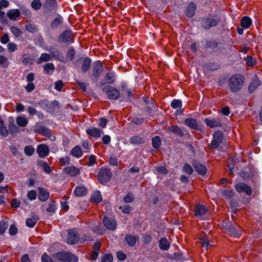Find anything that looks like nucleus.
Wrapping results in <instances>:
<instances>
[{
    "instance_id": "ddd939ff",
    "label": "nucleus",
    "mask_w": 262,
    "mask_h": 262,
    "mask_svg": "<svg viewBox=\"0 0 262 262\" xmlns=\"http://www.w3.org/2000/svg\"><path fill=\"white\" fill-rule=\"evenodd\" d=\"M194 212L195 215L197 217L203 219V216L206 214L207 212V209L204 205L198 204L195 208Z\"/></svg>"
},
{
    "instance_id": "79ce46f5",
    "label": "nucleus",
    "mask_w": 262,
    "mask_h": 262,
    "mask_svg": "<svg viewBox=\"0 0 262 262\" xmlns=\"http://www.w3.org/2000/svg\"><path fill=\"white\" fill-rule=\"evenodd\" d=\"M62 17H59L55 18L51 23V26L52 28H57L62 23Z\"/></svg>"
},
{
    "instance_id": "bf43d9fd",
    "label": "nucleus",
    "mask_w": 262,
    "mask_h": 262,
    "mask_svg": "<svg viewBox=\"0 0 262 262\" xmlns=\"http://www.w3.org/2000/svg\"><path fill=\"white\" fill-rule=\"evenodd\" d=\"M8 50L11 52H13L17 50V45L13 42H9L7 45Z\"/></svg>"
},
{
    "instance_id": "c03bdc74",
    "label": "nucleus",
    "mask_w": 262,
    "mask_h": 262,
    "mask_svg": "<svg viewBox=\"0 0 262 262\" xmlns=\"http://www.w3.org/2000/svg\"><path fill=\"white\" fill-rule=\"evenodd\" d=\"M0 135L6 137L8 135V130L4 125V123L0 124Z\"/></svg>"
},
{
    "instance_id": "864d4df0",
    "label": "nucleus",
    "mask_w": 262,
    "mask_h": 262,
    "mask_svg": "<svg viewBox=\"0 0 262 262\" xmlns=\"http://www.w3.org/2000/svg\"><path fill=\"white\" fill-rule=\"evenodd\" d=\"M183 171L185 173L189 174H191L193 172L192 168L191 167V166L190 165H189L187 163H185L184 165V166L183 167Z\"/></svg>"
},
{
    "instance_id": "f03ea898",
    "label": "nucleus",
    "mask_w": 262,
    "mask_h": 262,
    "mask_svg": "<svg viewBox=\"0 0 262 262\" xmlns=\"http://www.w3.org/2000/svg\"><path fill=\"white\" fill-rule=\"evenodd\" d=\"M220 20L221 18L219 16L212 15H208L201 18L200 19L201 25L205 30H208L211 28L215 27Z\"/></svg>"
},
{
    "instance_id": "ea45409f",
    "label": "nucleus",
    "mask_w": 262,
    "mask_h": 262,
    "mask_svg": "<svg viewBox=\"0 0 262 262\" xmlns=\"http://www.w3.org/2000/svg\"><path fill=\"white\" fill-rule=\"evenodd\" d=\"M8 227V222L4 220L0 221V235H3Z\"/></svg>"
},
{
    "instance_id": "1a4fd4ad",
    "label": "nucleus",
    "mask_w": 262,
    "mask_h": 262,
    "mask_svg": "<svg viewBox=\"0 0 262 262\" xmlns=\"http://www.w3.org/2000/svg\"><path fill=\"white\" fill-rule=\"evenodd\" d=\"M235 188L236 190L239 193H245L248 195H250L252 193V189L250 186L246 184L241 182L235 185Z\"/></svg>"
},
{
    "instance_id": "a18cd8bd",
    "label": "nucleus",
    "mask_w": 262,
    "mask_h": 262,
    "mask_svg": "<svg viewBox=\"0 0 262 262\" xmlns=\"http://www.w3.org/2000/svg\"><path fill=\"white\" fill-rule=\"evenodd\" d=\"M41 6V3L39 0H33L31 3V7L35 10L40 9Z\"/></svg>"
},
{
    "instance_id": "412c9836",
    "label": "nucleus",
    "mask_w": 262,
    "mask_h": 262,
    "mask_svg": "<svg viewBox=\"0 0 262 262\" xmlns=\"http://www.w3.org/2000/svg\"><path fill=\"white\" fill-rule=\"evenodd\" d=\"M72 38V32L69 30L64 31L59 37V40L62 42H68Z\"/></svg>"
},
{
    "instance_id": "3c124183",
    "label": "nucleus",
    "mask_w": 262,
    "mask_h": 262,
    "mask_svg": "<svg viewBox=\"0 0 262 262\" xmlns=\"http://www.w3.org/2000/svg\"><path fill=\"white\" fill-rule=\"evenodd\" d=\"M51 59V57L49 54L47 53H42L41 54L39 61H38V63H40L41 61H48Z\"/></svg>"
},
{
    "instance_id": "69168bd1",
    "label": "nucleus",
    "mask_w": 262,
    "mask_h": 262,
    "mask_svg": "<svg viewBox=\"0 0 262 262\" xmlns=\"http://www.w3.org/2000/svg\"><path fill=\"white\" fill-rule=\"evenodd\" d=\"M75 54V51L73 48H71L69 49L68 53H67V57L69 58L71 60H73Z\"/></svg>"
},
{
    "instance_id": "a211bd4d",
    "label": "nucleus",
    "mask_w": 262,
    "mask_h": 262,
    "mask_svg": "<svg viewBox=\"0 0 262 262\" xmlns=\"http://www.w3.org/2000/svg\"><path fill=\"white\" fill-rule=\"evenodd\" d=\"M115 80L114 74L113 72H109L105 75L100 84L101 85H103L105 84H112L115 81Z\"/></svg>"
},
{
    "instance_id": "473e14b6",
    "label": "nucleus",
    "mask_w": 262,
    "mask_h": 262,
    "mask_svg": "<svg viewBox=\"0 0 262 262\" xmlns=\"http://www.w3.org/2000/svg\"><path fill=\"white\" fill-rule=\"evenodd\" d=\"M170 247V243L167 241L166 238L164 237L161 238L159 241V248L162 250H167Z\"/></svg>"
},
{
    "instance_id": "603ef678",
    "label": "nucleus",
    "mask_w": 262,
    "mask_h": 262,
    "mask_svg": "<svg viewBox=\"0 0 262 262\" xmlns=\"http://www.w3.org/2000/svg\"><path fill=\"white\" fill-rule=\"evenodd\" d=\"M18 231L17 228L16 227V226L13 224L10 225V228L9 230V233L11 235H15L17 234Z\"/></svg>"
},
{
    "instance_id": "4d7b16f0",
    "label": "nucleus",
    "mask_w": 262,
    "mask_h": 262,
    "mask_svg": "<svg viewBox=\"0 0 262 262\" xmlns=\"http://www.w3.org/2000/svg\"><path fill=\"white\" fill-rule=\"evenodd\" d=\"M27 30L31 33H33L37 31V28L33 24H28L26 26Z\"/></svg>"
},
{
    "instance_id": "dca6fc26",
    "label": "nucleus",
    "mask_w": 262,
    "mask_h": 262,
    "mask_svg": "<svg viewBox=\"0 0 262 262\" xmlns=\"http://www.w3.org/2000/svg\"><path fill=\"white\" fill-rule=\"evenodd\" d=\"M37 151L39 155V157L43 158L47 157L49 153V149L47 145L41 144L38 145L37 148Z\"/></svg>"
},
{
    "instance_id": "c756f323",
    "label": "nucleus",
    "mask_w": 262,
    "mask_h": 262,
    "mask_svg": "<svg viewBox=\"0 0 262 262\" xmlns=\"http://www.w3.org/2000/svg\"><path fill=\"white\" fill-rule=\"evenodd\" d=\"M195 9V5L193 3H191L186 10V15L187 16L192 17L194 14Z\"/></svg>"
},
{
    "instance_id": "e433bc0d",
    "label": "nucleus",
    "mask_w": 262,
    "mask_h": 262,
    "mask_svg": "<svg viewBox=\"0 0 262 262\" xmlns=\"http://www.w3.org/2000/svg\"><path fill=\"white\" fill-rule=\"evenodd\" d=\"M129 141L132 144H137L144 143V139L139 136H133L130 138Z\"/></svg>"
},
{
    "instance_id": "20e7f679",
    "label": "nucleus",
    "mask_w": 262,
    "mask_h": 262,
    "mask_svg": "<svg viewBox=\"0 0 262 262\" xmlns=\"http://www.w3.org/2000/svg\"><path fill=\"white\" fill-rule=\"evenodd\" d=\"M103 71V66L99 61H96L93 63V67L92 71V81L93 82H97L98 78L101 75Z\"/></svg>"
},
{
    "instance_id": "4be33fe9",
    "label": "nucleus",
    "mask_w": 262,
    "mask_h": 262,
    "mask_svg": "<svg viewBox=\"0 0 262 262\" xmlns=\"http://www.w3.org/2000/svg\"><path fill=\"white\" fill-rule=\"evenodd\" d=\"M86 132L90 136L95 138L100 137L101 135L103 133V130L96 127L86 129Z\"/></svg>"
},
{
    "instance_id": "f8f14e48",
    "label": "nucleus",
    "mask_w": 262,
    "mask_h": 262,
    "mask_svg": "<svg viewBox=\"0 0 262 262\" xmlns=\"http://www.w3.org/2000/svg\"><path fill=\"white\" fill-rule=\"evenodd\" d=\"M206 48L212 50L214 52H217L224 48L223 45L215 41H207L205 45Z\"/></svg>"
},
{
    "instance_id": "2f4dec72",
    "label": "nucleus",
    "mask_w": 262,
    "mask_h": 262,
    "mask_svg": "<svg viewBox=\"0 0 262 262\" xmlns=\"http://www.w3.org/2000/svg\"><path fill=\"white\" fill-rule=\"evenodd\" d=\"M241 25L243 28L248 29L252 25V20L248 16H244L241 19Z\"/></svg>"
},
{
    "instance_id": "5701e85b",
    "label": "nucleus",
    "mask_w": 262,
    "mask_h": 262,
    "mask_svg": "<svg viewBox=\"0 0 262 262\" xmlns=\"http://www.w3.org/2000/svg\"><path fill=\"white\" fill-rule=\"evenodd\" d=\"M185 124L192 129H198V124L196 120L194 119L191 118H186L185 120Z\"/></svg>"
},
{
    "instance_id": "39448f33",
    "label": "nucleus",
    "mask_w": 262,
    "mask_h": 262,
    "mask_svg": "<svg viewBox=\"0 0 262 262\" xmlns=\"http://www.w3.org/2000/svg\"><path fill=\"white\" fill-rule=\"evenodd\" d=\"M102 91L107 94L108 98L111 100H117L120 96L118 89L110 85L104 86L102 88Z\"/></svg>"
},
{
    "instance_id": "680f3d73",
    "label": "nucleus",
    "mask_w": 262,
    "mask_h": 262,
    "mask_svg": "<svg viewBox=\"0 0 262 262\" xmlns=\"http://www.w3.org/2000/svg\"><path fill=\"white\" fill-rule=\"evenodd\" d=\"M133 195L131 193H128L123 199L125 203H130L134 201Z\"/></svg>"
},
{
    "instance_id": "052dcab7",
    "label": "nucleus",
    "mask_w": 262,
    "mask_h": 262,
    "mask_svg": "<svg viewBox=\"0 0 262 262\" xmlns=\"http://www.w3.org/2000/svg\"><path fill=\"white\" fill-rule=\"evenodd\" d=\"M229 234L232 236L237 237L239 236V234L238 233L237 230L234 227H231L229 230Z\"/></svg>"
},
{
    "instance_id": "a878e982",
    "label": "nucleus",
    "mask_w": 262,
    "mask_h": 262,
    "mask_svg": "<svg viewBox=\"0 0 262 262\" xmlns=\"http://www.w3.org/2000/svg\"><path fill=\"white\" fill-rule=\"evenodd\" d=\"M64 170L67 174L72 177L76 176L80 173L79 169L73 166L67 167Z\"/></svg>"
},
{
    "instance_id": "338daca9",
    "label": "nucleus",
    "mask_w": 262,
    "mask_h": 262,
    "mask_svg": "<svg viewBox=\"0 0 262 262\" xmlns=\"http://www.w3.org/2000/svg\"><path fill=\"white\" fill-rule=\"evenodd\" d=\"M63 85V83L62 80H58L55 83V89L58 91H61V89Z\"/></svg>"
},
{
    "instance_id": "0e129e2a",
    "label": "nucleus",
    "mask_w": 262,
    "mask_h": 262,
    "mask_svg": "<svg viewBox=\"0 0 262 262\" xmlns=\"http://www.w3.org/2000/svg\"><path fill=\"white\" fill-rule=\"evenodd\" d=\"M20 203L16 199H13L11 201V206L12 208H17L20 206Z\"/></svg>"
},
{
    "instance_id": "09e8293b",
    "label": "nucleus",
    "mask_w": 262,
    "mask_h": 262,
    "mask_svg": "<svg viewBox=\"0 0 262 262\" xmlns=\"http://www.w3.org/2000/svg\"><path fill=\"white\" fill-rule=\"evenodd\" d=\"M37 132L44 136H48L50 134L49 129L43 126H40Z\"/></svg>"
},
{
    "instance_id": "2eb2a0df",
    "label": "nucleus",
    "mask_w": 262,
    "mask_h": 262,
    "mask_svg": "<svg viewBox=\"0 0 262 262\" xmlns=\"http://www.w3.org/2000/svg\"><path fill=\"white\" fill-rule=\"evenodd\" d=\"M112 176V172L108 168H102L98 174L99 180H107Z\"/></svg>"
},
{
    "instance_id": "423d86ee",
    "label": "nucleus",
    "mask_w": 262,
    "mask_h": 262,
    "mask_svg": "<svg viewBox=\"0 0 262 262\" xmlns=\"http://www.w3.org/2000/svg\"><path fill=\"white\" fill-rule=\"evenodd\" d=\"M79 239L78 230L76 228H72L68 230L67 243L69 245L77 244Z\"/></svg>"
},
{
    "instance_id": "393cba45",
    "label": "nucleus",
    "mask_w": 262,
    "mask_h": 262,
    "mask_svg": "<svg viewBox=\"0 0 262 262\" xmlns=\"http://www.w3.org/2000/svg\"><path fill=\"white\" fill-rule=\"evenodd\" d=\"M91 62L92 60L89 57L84 58L81 67V70L82 73H85L89 70Z\"/></svg>"
},
{
    "instance_id": "58836bf2",
    "label": "nucleus",
    "mask_w": 262,
    "mask_h": 262,
    "mask_svg": "<svg viewBox=\"0 0 262 262\" xmlns=\"http://www.w3.org/2000/svg\"><path fill=\"white\" fill-rule=\"evenodd\" d=\"M16 121L17 124L20 127H25L27 125L28 123L27 119L22 116L17 117Z\"/></svg>"
},
{
    "instance_id": "8fccbe9b",
    "label": "nucleus",
    "mask_w": 262,
    "mask_h": 262,
    "mask_svg": "<svg viewBox=\"0 0 262 262\" xmlns=\"http://www.w3.org/2000/svg\"><path fill=\"white\" fill-rule=\"evenodd\" d=\"M24 151L27 155L31 156L34 152V148L32 146H26Z\"/></svg>"
},
{
    "instance_id": "e2e57ef3",
    "label": "nucleus",
    "mask_w": 262,
    "mask_h": 262,
    "mask_svg": "<svg viewBox=\"0 0 262 262\" xmlns=\"http://www.w3.org/2000/svg\"><path fill=\"white\" fill-rule=\"evenodd\" d=\"M119 209L125 213H129L132 210V208L128 205H125L123 206H120Z\"/></svg>"
},
{
    "instance_id": "72a5a7b5",
    "label": "nucleus",
    "mask_w": 262,
    "mask_h": 262,
    "mask_svg": "<svg viewBox=\"0 0 262 262\" xmlns=\"http://www.w3.org/2000/svg\"><path fill=\"white\" fill-rule=\"evenodd\" d=\"M71 154L74 157L79 158L82 156L81 148L80 146H76L72 148Z\"/></svg>"
},
{
    "instance_id": "f704fd0d",
    "label": "nucleus",
    "mask_w": 262,
    "mask_h": 262,
    "mask_svg": "<svg viewBox=\"0 0 262 262\" xmlns=\"http://www.w3.org/2000/svg\"><path fill=\"white\" fill-rule=\"evenodd\" d=\"M56 209L57 207L55 202L51 201L49 203L46 210L47 212L52 214L55 212Z\"/></svg>"
},
{
    "instance_id": "b1692460",
    "label": "nucleus",
    "mask_w": 262,
    "mask_h": 262,
    "mask_svg": "<svg viewBox=\"0 0 262 262\" xmlns=\"http://www.w3.org/2000/svg\"><path fill=\"white\" fill-rule=\"evenodd\" d=\"M88 193L86 188L84 186H77L74 191V193L76 196L81 197L85 195Z\"/></svg>"
},
{
    "instance_id": "6e6552de",
    "label": "nucleus",
    "mask_w": 262,
    "mask_h": 262,
    "mask_svg": "<svg viewBox=\"0 0 262 262\" xmlns=\"http://www.w3.org/2000/svg\"><path fill=\"white\" fill-rule=\"evenodd\" d=\"M168 129L180 137L188 139L190 137L189 134H188L186 130L177 125L171 126L168 127Z\"/></svg>"
},
{
    "instance_id": "c85d7f7f",
    "label": "nucleus",
    "mask_w": 262,
    "mask_h": 262,
    "mask_svg": "<svg viewBox=\"0 0 262 262\" xmlns=\"http://www.w3.org/2000/svg\"><path fill=\"white\" fill-rule=\"evenodd\" d=\"M20 13L18 9H11L7 12L8 17L11 20H16V18L20 16Z\"/></svg>"
},
{
    "instance_id": "f257e3e1",
    "label": "nucleus",
    "mask_w": 262,
    "mask_h": 262,
    "mask_svg": "<svg viewBox=\"0 0 262 262\" xmlns=\"http://www.w3.org/2000/svg\"><path fill=\"white\" fill-rule=\"evenodd\" d=\"M244 78L241 74H234L228 80V85L231 92L237 93L243 88Z\"/></svg>"
},
{
    "instance_id": "7ed1b4c3",
    "label": "nucleus",
    "mask_w": 262,
    "mask_h": 262,
    "mask_svg": "<svg viewBox=\"0 0 262 262\" xmlns=\"http://www.w3.org/2000/svg\"><path fill=\"white\" fill-rule=\"evenodd\" d=\"M55 262H77L78 258L69 252H59L54 255Z\"/></svg>"
},
{
    "instance_id": "49530a36",
    "label": "nucleus",
    "mask_w": 262,
    "mask_h": 262,
    "mask_svg": "<svg viewBox=\"0 0 262 262\" xmlns=\"http://www.w3.org/2000/svg\"><path fill=\"white\" fill-rule=\"evenodd\" d=\"M182 106V101L180 100L173 99L171 102V106L173 108H181Z\"/></svg>"
},
{
    "instance_id": "9b49d317",
    "label": "nucleus",
    "mask_w": 262,
    "mask_h": 262,
    "mask_svg": "<svg viewBox=\"0 0 262 262\" xmlns=\"http://www.w3.org/2000/svg\"><path fill=\"white\" fill-rule=\"evenodd\" d=\"M239 174L241 178L246 180L252 178L255 174V171L251 167L248 166L242 169Z\"/></svg>"
},
{
    "instance_id": "4468645a",
    "label": "nucleus",
    "mask_w": 262,
    "mask_h": 262,
    "mask_svg": "<svg viewBox=\"0 0 262 262\" xmlns=\"http://www.w3.org/2000/svg\"><path fill=\"white\" fill-rule=\"evenodd\" d=\"M204 122L210 128L221 127L222 125L220 119L218 118L213 119L207 118L205 119Z\"/></svg>"
},
{
    "instance_id": "0eeeda50",
    "label": "nucleus",
    "mask_w": 262,
    "mask_h": 262,
    "mask_svg": "<svg viewBox=\"0 0 262 262\" xmlns=\"http://www.w3.org/2000/svg\"><path fill=\"white\" fill-rule=\"evenodd\" d=\"M223 138V133L220 130H217L213 135V139L209 144V149H216L218 148L221 143Z\"/></svg>"
},
{
    "instance_id": "aec40b11",
    "label": "nucleus",
    "mask_w": 262,
    "mask_h": 262,
    "mask_svg": "<svg viewBox=\"0 0 262 262\" xmlns=\"http://www.w3.org/2000/svg\"><path fill=\"white\" fill-rule=\"evenodd\" d=\"M260 80L258 79L257 76H255L249 86V92L250 93H253L257 87L260 85Z\"/></svg>"
},
{
    "instance_id": "9d476101",
    "label": "nucleus",
    "mask_w": 262,
    "mask_h": 262,
    "mask_svg": "<svg viewBox=\"0 0 262 262\" xmlns=\"http://www.w3.org/2000/svg\"><path fill=\"white\" fill-rule=\"evenodd\" d=\"M103 223L108 230L114 231L117 228V222L114 217L104 216L103 219Z\"/></svg>"
},
{
    "instance_id": "6ab92c4d",
    "label": "nucleus",
    "mask_w": 262,
    "mask_h": 262,
    "mask_svg": "<svg viewBox=\"0 0 262 262\" xmlns=\"http://www.w3.org/2000/svg\"><path fill=\"white\" fill-rule=\"evenodd\" d=\"M38 199L42 201V202H45L46 201L50 196L49 192L46 190L45 189L39 187L38 188Z\"/></svg>"
},
{
    "instance_id": "de8ad7c7",
    "label": "nucleus",
    "mask_w": 262,
    "mask_h": 262,
    "mask_svg": "<svg viewBox=\"0 0 262 262\" xmlns=\"http://www.w3.org/2000/svg\"><path fill=\"white\" fill-rule=\"evenodd\" d=\"M222 194L227 198H231L234 196V192L233 190H224L222 191Z\"/></svg>"
},
{
    "instance_id": "6e6d98bb",
    "label": "nucleus",
    "mask_w": 262,
    "mask_h": 262,
    "mask_svg": "<svg viewBox=\"0 0 262 262\" xmlns=\"http://www.w3.org/2000/svg\"><path fill=\"white\" fill-rule=\"evenodd\" d=\"M156 169L159 174L165 175L168 172L166 167L163 166L157 167Z\"/></svg>"
},
{
    "instance_id": "a19ab883",
    "label": "nucleus",
    "mask_w": 262,
    "mask_h": 262,
    "mask_svg": "<svg viewBox=\"0 0 262 262\" xmlns=\"http://www.w3.org/2000/svg\"><path fill=\"white\" fill-rule=\"evenodd\" d=\"M152 145L155 148H158L161 145V140L159 136H155L152 139Z\"/></svg>"
},
{
    "instance_id": "f3484780",
    "label": "nucleus",
    "mask_w": 262,
    "mask_h": 262,
    "mask_svg": "<svg viewBox=\"0 0 262 262\" xmlns=\"http://www.w3.org/2000/svg\"><path fill=\"white\" fill-rule=\"evenodd\" d=\"M192 165L194 170L200 174L204 175L206 173L207 171L206 167L204 165L200 163L198 161H193Z\"/></svg>"
},
{
    "instance_id": "5fc2aeb1",
    "label": "nucleus",
    "mask_w": 262,
    "mask_h": 262,
    "mask_svg": "<svg viewBox=\"0 0 262 262\" xmlns=\"http://www.w3.org/2000/svg\"><path fill=\"white\" fill-rule=\"evenodd\" d=\"M36 192L35 190L29 191L27 193V198L31 201L35 200L36 199Z\"/></svg>"
},
{
    "instance_id": "4c0bfd02",
    "label": "nucleus",
    "mask_w": 262,
    "mask_h": 262,
    "mask_svg": "<svg viewBox=\"0 0 262 262\" xmlns=\"http://www.w3.org/2000/svg\"><path fill=\"white\" fill-rule=\"evenodd\" d=\"M38 219H39L37 216L27 219L26 222L27 226L29 227L33 228L36 224Z\"/></svg>"
},
{
    "instance_id": "cd10ccee",
    "label": "nucleus",
    "mask_w": 262,
    "mask_h": 262,
    "mask_svg": "<svg viewBox=\"0 0 262 262\" xmlns=\"http://www.w3.org/2000/svg\"><path fill=\"white\" fill-rule=\"evenodd\" d=\"M239 162V160L235 157L231 159V163L228 165V167L229 169V174L230 175L234 174V173L235 172L234 169L235 165H236V164Z\"/></svg>"
},
{
    "instance_id": "774afa93",
    "label": "nucleus",
    "mask_w": 262,
    "mask_h": 262,
    "mask_svg": "<svg viewBox=\"0 0 262 262\" xmlns=\"http://www.w3.org/2000/svg\"><path fill=\"white\" fill-rule=\"evenodd\" d=\"M42 262H54L53 260L47 254H43L41 256Z\"/></svg>"
},
{
    "instance_id": "bb28decb",
    "label": "nucleus",
    "mask_w": 262,
    "mask_h": 262,
    "mask_svg": "<svg viewBox=\"0 0 262 262\" xmlns=\"http://www.w3.org/2000/svg\"><path fill=\"white\" fill-rule=\"evenodd\" d=\"M138 239V236L129 234L127 235L125 237V242L130 247H133L135 245Z\"/></svg>"
},
{
    "instance_id": "c9c22d12",
    "label": "nucleus",
    "mask_w": 262,
    "mask_h": 262,
    "mask_svg": "<svg viewBox=\"0 0 262 262\" xmlns=\"http://www.w3.org/2000/svg\"><path fill=\"white\" fill-rule=\"evenodd\" d=\"M43 69L46 74L51 75L54 71L55 67L52 63H48L44 65Z\"/></svg>"
},
{
    "instance_id": "7c9ffc66",
    "label": "nucleus",
    "mask_w": 262,
    "mask_h": 262,
    "mask_svg": "<svg viewBox=\"0 0 262 262\" xmlns=\"http://www.w3.org/2000/svg\"><path fill=\"white\" fill-rule=\"evenodd\" d=\"M91 201L95 203H99L102 200V196L99 191H95L91 196Z\"/></svg>"
},
{
    "instance_id": "37998d69",
    "label": "nucleus",
    "mask_w": 262,
    "mask_h": 262,
    "mask_svg": "<svg viewBox=\"0 0 262 262\" xmlns=\"http://www.w3.org/2000/svg\"><path fill=\"white\" fill-rule=\"evenodd\" d=\"M10 29L11 33L17 37L20 36L22 34L21 30L15 27H11Z\"/></svg>"
},
{
    "instance_id": "13d9d810",
    "label": "nucleus",
    "mask_w": 262,
    "mask_h": 262,
    "mask_svg": "<svg viewBox=\"0 0 262 262\" xmlns=\"http://www.w3.org/2000/svg\"><path fill=\"white\" fill-rule=\"evenodd\" d=\"M113 260V256L109 254L104 255L101 259V262H112Z\"/></svg>"
}]
</instances>
